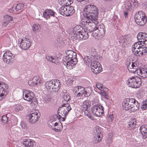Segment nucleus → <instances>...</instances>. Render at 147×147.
<instances>
[{
  "label": "nucleus",
  "instance_id": "52",
  "mask_svg": "<svg viewBox=\"0 0 147 147\" xmlns=\"http://www.w3.org/2000/svg\"><path fill=\"white\" fill-rule=\"evenodd\" d=\"M21 125L23 129H25L26 127V123L23 121H22L21 122Z\"/></svg>",
  "mask_w": 147,
  "mask_h": 147
},
{
  "label": "nucleus",
  "instance_id": "64",
  "mask_svg": "<svg viewBox=\"0 0 147 147\" xmlns=\"http://www.w3.org/2000/svg\"><path fill=\"white\" fill-rule=\"evenodd\" d=\"M53 123V122L52 121H50L49 124V127L51 128L53 127V125L54 124V123Z\"/></svg>",
  "mask_w": 147,
  "mask_h": 147
},
{
  "label": "nucleus",
  "instance_id": "58",
  "mask_svg": "<svg viewBox=\"0 0 147 147\" xmlns=\"http://www.w3.org/2000/svg\"><path fill=\"white\" fill-rule=\"evenodd\" d=\"M57 58V57H52V59L51 61H52L53 63H54L56 64L57 63H56L55 62H56L57 63L58 61Z\"/></svg>",
  "mask_w": 147,
  "mask_h": 147
},
{
  "label": "nucleus",
  "instance_id": "21",
  "mask_svg": "<svg viewBox=\"0 0 147 147\" xmlns=\"http://www.w3.org/2000/svg\"><path fill=\"white\" fill-rule=\"evenodd\" d=\"M144 17H146L144 12L141 11H139L136 13L134 16L135 21L138 20L140 19L143 18Z\"/></svg>",
  "mask_w": 147,
  "mask_h": 147
},
{
  "label": "nucleus",
  "instance_id": "40",
  "mask_svg": "<svg viewBox=\"0 0 147 147\" xmlns=\"http://www.w3.org/2000/svg\"><path fill=\"white\" fill-rule=\"evenodd\" d=\"M23 107L21 105H17L15 108L14 110L16 112H19L22 111L23 109Z\"/></svg>",
  "mask_w": 147,
  "mask_h": 147
},
{
  "label": "nucleus",
  "instance_id": "20",
  "mask_svg": "<svg viewBox=\"0 0 147 147\" xmlns=\"http://www.w3.org/2000/svg\"><path fill=\"white\" fill-rule=\"evenodd\" d=\"M34 141L29 139H24L23 144L25 147H32Z\"/></svg>",
  "mask_w": 147,
  "mask_h": 147
},
{
  "label": "nucleus",
  "instance_id": "3",
  "mask_svg": "<svg viewBox=\"0 0 147 147\" xmlns=\"http://www.w3.org/2000/svg\"><path fill=\"white\" fill-rule=\"evenodd\" d=\"M127 85L131 87L138 88L142 84L141 78L138 76H132L127 80Z\"/></svg>",
  "mask_w": 147,
  "mask_h": 147
},
{
  "label": "nucleus",
  "instance_id": "55",
  "mask_svg": "<svg viewBox=\"0 0 147 147\" xmlns=\"http://www.w3.org/2000/svg\"><path fill=\"white\" fill-rule=\"evenodd\" d=\"M51 100V98L49 96H46L44 98V100L47 102H49Z\"/></svg>",
  "mask_w": 147,
  "mask_h": 147
},
{
  "label": "nucleus",
  "instance_id": "47",
  "mask_svg": "<svg viewBox=\"0 0 147 147\" xmlns=\"http://www.w3.org/2000/svg\"><path fill=\"white\" fill-rule=\"evenodd\" d=\"M64 100L66 102L69 101L70 98V96L69 95H64L63 97Z\"/></svg>",
  "mask_w": 147,
  "mask_h": 147
},
{
  "label": "nucleus",
  "instance_id": "8",
  "mask_svg": "<svg viewBox=\"0 0 147 147\" xmlns=\"http://www.w3.org/2000/svg\"><path fill=\"white\" fill-rule=\"evenodd\" d=\"M71 109L70 106L68 105L65 107L62 108L59 107L58 110L57 114L59 118H61L62 116L67 115L68 112Z\"/></svg>",
  "mask_w": 147,
  "mask_h": 147
},
{
  "label": "nucleus",
  "instance_id": "10",
  "mask_svg": "<svg viewBox=\"0 0 147 147\" xmlns=\"http://www.w3.org/2000/svg\"><path fill=\"white\" fill-rule=\"evenodd\" d=\"M28 121L31 124H34L37 121L40 117L38 112L32 111L28 115Z\"/></svg>",
  "mask_w": 147,
  "mask_h": 147
},
{
  "label": "nucleus",
  "instance_id": "34",
  "mask_svg": "<svg viewBox=\"0 0 147 147\" xmlns=\"http://www.w3.org/2000/svg\"><path fill=\"white\" fill-rule=\"evenodd\" d=\"M136 121H133L132 120L129 121L128 124V126L127 127H130L132 128H134L136 125Z\"/></svg>",
  "mask_w": 147,
  "mask_h": 147
},
{
  "label": "nucleus",
  "instance_id": "43",
  "mask_svg": "<svg viewBox=\"0 0 147 147\" xmlns=\"http://www.w3.org/2000/svg\"><path fill=\"white\" fill-rule=\"evenodd\" d=\"M127 40L125 36H122L119 38V42L120 43H123L125 42V41Z\"/></svg>",
  "mask_w": 147,
  "mask_h": 147
},
{
  "label": "nucleus",
  "instance_id": "45",
  "mask_svg": "<svg viewBox=\"0 0 147 147\" xmlns=\"http://www.w3.org/2000/svg\"><path fill=\"white\" fill-rule=\"evenodd\" d=\"M143 46H141V49L143 52V55L144 54L145 55L146 54H147V47H143Z\"/></svg>",
  "mask_w": 147,
  "mask_h": 147
},
{
  "label": "nucleus",
  "instance_id": "46",
  "mask_svg": "<svg viewBox=\"0 0 147 147\" xmlns=\"http://www.w3.org/2000/svg\"><path fill=\"white\" fill-rule=\"evenodd\" d=\"M34 94L33 92H31L30 94L28 95V100L26 99L27 100L29 101H31L32 99L33 98V97H34Z\"/></svg>",
  "mask_w": 147,
  "mask_h": 147
},
{
  "label": "nucleus",
  "instance_id": "54",
  "mask_svg": "<svg viewBox=\"0 0 147 147\" xmlns=\"http://www.w3.org/2000/svg\"><path fill=\"white\" fill-rule=\"evenodd\" d=\"M84 104V108H86V109H88V107L89 105V103L88 101H85L83 102Z\"/></svg>",
  "mask_w": 147,
  "mask_h": 147
},
{
  "label": "nucleus",
  "instance_id": "62",
  "mask_svg": "<svg viewBox=\"0 0 147 147\" xmlns=\"http://www.w3.org/2000/svg\"><path fill=\"white\" fill-rule=\"evenodd\" d=\"M32 103H33V104H34L35 105L36 104V103L37 104V100L34 97H33V98L32 99V100H31V101Z\"/></svg>",
  "mask_w": 147,
  "mask_h": 147
},
{
  "label": "nucleus",
  "instance_id": "50",
  "mask_svg": "<svg viewBox=\"0 0 147 147\" xmlns=\"http://www.w3.org/2000/svg\"><path fill=\"white\" fill-rule=\"evenodd\" d=\"M113 114H110L109 115V116L107 117V119L110 122H111L113 121Z\"/></svg>",
  "mask_w": 147,
  "mask_h": 147
},
{
  "label": "nucleus",
  "instance_id": "7",
  "mask_svg": "<svg viewBox=\"0 0 147 147\" xmlns=\"http://www.w3.org/2000/svg\"><path fill=\"white\" fill-rule=\"evenodd\" d=\"M136 101V100L134 98H126L124 100V103L123 105V109L126 111L129 110Z\"/></svg>",
  "mask_w": 147,
  "mask_h": 147
},
{
  "label": "nucleus",
  "instance_id": "38",
  "mask_svg": "<svg viewBox=\"0 0 147 147\" xmlns=\"http://www.w3.org/2000/svg\"><path fill=\"white\" fill-rule=\"evenodd\" d=\"M83 59L86 64H89L90 62L92 60V59H91L90 58H89V57L88 56H85Z\"/></svg>",
  "mask_w": 147,
  "mask_h": 147
},
{
  "label": "nucleus",
  "instance_id": "15",
  "mask_svg": "<svg viewBox=\"0 0 147 147\" xmlns=\"http://www.w3.org/2000/svg\"><path fill=\"white\" fill-rule=\"evenodd\" d=\"M92 23L90 21V20H88V22H87V21H86L84 24V28L86 30L88 31L87 32H88H88H92L93 30H94V27H93V24H94V25L96 24H97L98 23V22H97V23L96 24H95L94 23Z\"/></svg>",
  "mask_w": 147,
  "mask_h": 147
},
{
  "label": "nucleus",
  "instance_id": "11",
  "mask_svg": "<svg viewBox=\"0 0 147 147\" xmlns=\"http://www.w3.org/2000/svg\"><path fill=\"white\" fill-rule=\"evenodd\" d=\"M21 40L20 42V47L24 50H27L29 49L31 46V43L29 39L24 38L22 39H19V41Z\"/></svg>",
  "mask_w": 147,
  "mask_h": 147
},
{
  "label": "nucleus",
  "instance_id": "37",
  "mask_svg": "<svg viewBox=\"0 0 147 147\" xmlns=\"http://www.w3.org/2000/svg\"><path fill=\"white\" fill-rule=\"evenodd\" d=\"M13 18L12 16L7 15H5L4 16V19L9 23L10 21H12L13 20Z\"/></svg>",
  "mask_w": 147,
  "mask_h": 147
},
{
  "label": "nucleus",
  "instance_id": "24",
  "mask_svg": "<svg viewBox=\"0 0 147 147\" xmlns=\"http://www.w3.org/2000/svg\"><path fill=\"white\" fill-rule=\"evenodd\" d=\"M95 27H96V29H97L99 31V34L101 35V36H103L105 34L104 26L103 25L101 24L100 25H96Z\"/></svg>",
  "mask_w": 147,
  "mask_h": 147
},
{
  "label": "nucleus",
  "instance_id": "5",
  "mask_svg": "<svg viewBox=\"0 0 147 147\" xmlns=\"http://www.w3.org/2000/svg\"><path fill=\"white\" fill-rule=\"evenodd\" d=\"M103 110V106L97 104L93 106L92 109V112L94 115L100 117L104 114Z\"/></svg>",
  "mask_w": 147,
  "mask_h": 147
},
{
  "label": "nucleus",
  "instance_id": "16",
  "mask_svg": "<svg viewBox=\"0 0 147 147\" xmlns=\"http://www.w3.org/2000/svg\"><path fill=\"white\" fill-rule=\"evenodd\" d=\"M127 69L129 71L132 73H138L139 72V70L140 68H138V66L136 64L132 62L131 65H128Z\"/></svg>",
  "mask_w": 147,
  "mask_h": 147
},
{
  "label": "nucleus",
  "instance_id": "49",
  "mask_svg": "<svg viewBox=\"0 0 147 147\" xmlns=\"http://www.w3.org/2000/svg\"><path fill=\"white\" fill-rule=\"evenodd\" d=\"M22 6V4H17V5L16 6L15 8L16 11H18L20 10L21 9Z\"/></svg>",
  "mask_w": 147,
  "mask_h": 147
},
{
  "label": "nucleus",
  "instance_id": "33",
  "mask_svg": "<svg viewBox=\"0 0 147 147\" xmlns=\"http://www.w3.org/2000/svg\"><path fill=\"white\" fill-rule=\"evenodd\" d=\"M84 113L85 115H86L89 118H90L92 119H93V117L91 116V113L90 110H88L87 109H85L84 111Z\"/></svg>",
  "mask_w": 147,
  "mask_h": 147
},
{
  "label": "nucleus",
  "instance_id": "51",
  "mask_svg": "<svg viewBox=\"0 0 147 147\" xmlns=\"http://www.w3.org/2000/svg\"><path fill=\"white\" fill-rule=\"evenodd\" d=\"M142 32H139L137 36V38L138 40H142Z\"/></svg>",
  "mask_w": 147,
  "mask_h": 147
},
{
  "label": "nucleus",
  "instance_id": "22",
  "mask_svg": "<svg viewBox=\"0 0 147 147\" xmlns=\"http://www.w3.org/2000/svg\"><path fill=\"white\" fill-rule=\"evenodd\" d=\"M83 28L80 25L76 26L73 29V36L77 35V34L83 31Z\"/></svg>",
  "mask_w": 147,
  "mask_h": 147
},
{
  "label": "nucleus",
  "instance_id": "27",
  "mask_svg": "<svg viewBox=\"0 0 147 147\" xmlns=\"http://www.w3.org/2000/svg\"><path fill=\"white\" fill-rule=\"evenodd\" d=\"M55 80H52L51 81H49L47 82L45 84V86L46 88L48 90H49V91L51 88L52 86L53 85L54 83H55Z\"/></svg>",
  "mask_w": 147,
  "mask_h": 147
},
{
  "label": "nucleus",
  "instance_id": "28",
  "mask_svg": "<svg viewBox=\"0 0 147 147\" xmlns=\"http://www.w3.org/2000/svg\"><path fill=\"white\" fill-rule=\"evenodd\" d=\"M96 49L92 48L90 50V53L91 55L90 58L92 59H94V60H97V53L96 51Z\"/></svg>",
  "mask_w": 147,
  "mask_h": 147
},
{
  "label": "nucleus",
  "instance_id": "63",
  "mask_svg": "<svg viewBox=\"0 0 147 147\" xmlns=\"http://www.w3.org/2000/svg\"><path fill=\"white\" fill-rule=\"evenodd\" d=\"M101 140L102 139L101 138H96V139L95 140L94 142L95 143H99L100 141H101Z\"/></svg>",
  "mask_w": 147,
  "mask_h": 147
},
{
  "label": "nucleus",
  "instance_id": "41",
  "mask_svg": "<svg viewBox=\"0 0 147 147\" xmlns=\"http://www.w3.org/2000/svg\"><path fill=\"white\" fill-rule=\"evenodd\" d=\"M76 89L77 88L78 91L82 93V94H84L85 91V88L81 86H77L76 87Z\"/></svg>",
  "mask_w": 147,
  "mask_h": 147
},
{
  "label": "nucleus",
  "instance_id": "19",
  "mask_svg": "<svg viewBox=\"0 0 147 147\" xmlns=\"http://www.w3.org/2000/svg\"><path fill=\"white\" fill-rule=\"evenodd\" d=\"M141 134L142 135V138L144 139L147 137V125H142L140 129Z\"/></svg>",
  "mask_w": 147,
  "mask_h": 147
},
{
  "label": "nucleus",
  "instance_id": "35",
  "mask_svg": "<svg viewBox=\"0 0 147 147\" xmlns=\"http://www.w3.org/2000/svg\"><path fill=\"white\" fill-rule=\"evenodd\" d=\"M92 34L93 35V36L95 37L96 36H100L101 35H100L99 34V32L97 29H96V27H94V30L92 32Z\"/></svg>",
  "mask_w": 147,
  "mask_h": 147
},
{
  "label": "nucleus",
  "instance_id": "1",
  "mask_svg": "<svg viewBox=\"0 0 147 147\" xmlns=\"http://www.w3.org/2000/svg\"><path fill=\"white\" fill-rule=\"evenodd\" d=\"M76 53L74 51L69 50L64 53L63 60V64L68 69H71L77 63Z\"/></svg>",
  "mask_w": 147,
  "mask_h": 147
},
{
  "label": "nucleus",
  "instance_id": "57",
  "mask_svg": "<svg viewBox=\"0 0 147 147\" xmlns=\"http://www.w3.org/2000/svg\"><path fill=\"white\" fill-rule=\"evenodd\" d=\"M9 22L4 19L2 23V26L3 27H6L9 24Z\"/></svg>",
  "mask_w": 147,
  "mask_h": 147
},
{
  "label": "nucleus",
  "instance_id": "18",
  "mask_svg": "<svg viewBox=\"0 0 147 147\" xmlns=\"http://www.w3.org/2000/svg\"><path fill=\"white\" fill-rule=\"evenodd\" d=\"M136 44L135 45H133L132 46V50L133 53L135 55L138 56H141L143 55V52L141 48V47L139 46L138 47L137 49L136 50V48L135 47V46Z\"/></svg>",
  "mask_w": 147,
  "mask_h": 147
},
{
  "label": "nucleus",
  "instance_id": "14",
  "mask_svg": "<svg viewBox=\"0 0 147 147\" xmlns=\"http://www.w3.org/2000/svg\"><path fill=\"white\" fill-rule=\"evenodd\" d=\"M88 32L86 31L84 29L80 32L77 35L74 36L75 38L79 39L80 40H84L87 39L88 37Z\"/></svg>",
  "mask_w": 147,
  "mask_h": 147
},
{
  "label": "nucleus",
  "instance_id": "2",
  "mask_svg": "<svg viewBox=\"0 0 147 147\" xmlns=\"http://www.w3.org/2000/svg\"><path fill=\"white\" fill-rule=\"evenodd\" d=\"M98 8L94 5H88L86 6L83 9V15L88 20L92 21L95 24L97 23Z\"/></svg>",
  "mask_w": 147,
  "mask_h": 147
},
{
  "label": "nucleus",
  "instance_id": "56",
  "mask_svg": "<svg viewBox=\"0 0 147 147\" xmlns=\"http://www.w3.org/2000/svg\"><path fill=\"white\" fill-rule=\"evenodd\" d=\"M59 3L62 5V6H63L65 5V1H66L65 0H59Z\"/></svg>",
  "mask_w": 147,
  "mask_h": 147
},
{
  "label": "nucleus",
  "instance_id": "53",
  "mask_svg": "<svg viewBox=\"0 0 147 147\" xmlns=\"http://www.w3.org/2000/svg\"><path fill=\"white\" fill-rule=\"evenodd\" d=\"M95 130L96 131V133H97V134H101V129H100L98 127H96L95 129Z\"/></svg>",
  "mask_w": 147,
  "mask_h": 147
},
{
  "label": "nucleus",
  "instance_id": "29",
  "mask_svg": "<svg viewBox=\"0 0 147 147\" xmlns=\"http://www.w3.org/2000/svg\"><path fill=\"white\" fill-rule=\"evenodd\" d=\"M108 90V89L107 88H105L102 89V90H101L100 91L101 94L102 96L104 97L103 98L107 100L109 99V96L106 92V91Z\"/></svg>",
  "mask_w": 147,
  "mask_h": 147
},
{
  "label": "nucleus",
  "instance_id": "9",
  "mask_svg": "<svg viewBox=\"0 0 147 147\" xmlns=\"http://www.w3.org/2000/svg\"><path fill=\"white\" fill-rule=\"evenodd\" d=\"M56 13L53 10L51 9H47L43 12V17L46 19H57V18L55 16Z\"/></svg>",
  "mask_w": 147,
  "mask_h": 147
},
{
  "label": "nucleus",
  "instance_id": "48",
  "mask_svg": "<svg viewBox=\"0 0 147 147\" xmlns=\"http://www.w3.org/2000/svg\"><path fill=\"white\" fill-rule=\"evenodd\" d=\"M96 86L97 88L99 89H103L104 88L103 87L102 84L100 83H98L96 84Z\"/></svg>",
  "mask_w": 147,
  "mask_h": 147
},
{
  "label": "nucleus",
  "instance_id": "12",
  "mask_svg": "<svg viewBox=\"0 0 147 147\" xmlns=\"http://www.w3.org/2000/svg\"><path fill=\"white\" fill-rule=\"evenodd\" d=\"M15 57V55H13L10 51H6L4 54L3 59L5 62L9 63L11 62V60L13 59Z\"/></svg>",
  "mask_w": 147,
  "mask_h": 147
},
{
  "label": "nucleus",
  "instance_id": "30",
  "mask_svg": "<svg viewBox=\"0 0 147 147\" xmlns=\"http://www.w3.org/2000/svg\"><path fill=\"white\" fill-rule=\"evenodd\" d=\"M139 104L138 102L136 100V102H135V103L133 105V106H131V109L129 110L131 111H134L137 110L139 108Z\"/></svg>",
  "mask_w": 147,
  "mask_h": 147
},
{
  "label": "nucleus",
  "instance_id": "13",
  "mask_svg": "<svg viewBox=\"0 0 147 147\" xmlns=\"http://www.w3.org/2000/svg\"><path fill=\"white\" fill-rule=\"evenodd\" d=\"M42 81L38 76L34 77L32 80H30L28 82V84L32 86L39 85L42 83Z\"/></svg>",
  "mask_w": 147,
  "mask_h": 147
},
{
  "label": "nucleus",
  "instance_id": "61",
  "mask_svg": "<svg viewBox=\"0 0 147 147\" xmlns=\"http://www.w3.org/2000/svg\"><path fill=\"white\" fill-rule=\"evenodd\" d=\"M91 93V92H90L89 91V92L86 91H85L84 96H89Z\"/></svg>",
  "mask_w": 147,
  "mask_h": 147
},
{
  "label": "nucleus",
  "instance_id": "4",
  "mask_svg": "<svg viewBox=\"0 0 147 147\" xmlns=\"http://www.w3.org/2000/svg\"><path fill=\"white\" fill-rule=\"evenodd\" d=\"M8 86L4 82L0 81V101L4 99L7 94Z\"/></svg>",
  "mask_w": 147,
  "mask_h": 147
},
{
  "label": "nucleus",
  "instance_id": "60",
  "mask_svg": "<svg viewBox=\"0 0 147 147\" xmlns=\"http://www.w3.org/2000/svg\"><path fill=\"white\" fill-rule=\"evenodd\" d=\"M52 56L49 55H46V58L47 60L49 61H51L52 59Z\"/></svg>",
  "mask_w": 147,
  "mask_h": 147
},
{
  "label": "nucleus",
  "instance_id": "39",
  "mask_svg": "<svg viewBox=\"0 0 147 147\" xmlns=\"http://www.w3.org/2000/svg\"><path fill=\"white\" fill-rule=\"evenodd\" d=\"M141 108L142 110H145L147 109V100H146L142 102Z\"/></svg>",
  "mask_w": 147,
  "mask_h": 147
},
{
  "label": "nucleus",
  "instance_id": "31",
  "mask_svg": "<svg viewBox=\"0 0 147 147\" xmlns=\"http://www.w3.org/2000/svg\"><path fill=\"white\" fill-rule=\"evenodd\" d=\"M67 9V6H62L60 8L59 12L60 14L65 16V12Z\"/></svg>",
  "mask_w": 147,
  "mask_h": 147
},
{
  "label": "nucleus",
  "instance_id": "17",
  "mask_svg": "<svg viewBox=\"0 0 147 147\" xmlns=\"http://www.w3.org/2000/svg\"><path fill=\"white\" fill-rule=\"evenodd\" d=\"M55 83H54L51 88L49 91L52 93H54L57 92L59 89L60 84L59 81L58 80H55Z\"/></svg>",
  "mask_w": 147,
  "mask_h": 147
},
{
  "label": "nucleus",
  "instance_id": "36",
  "mask_svg": "<svg viewBox=\"0 0 147 147\" xmlns=\"http://www.w3.org/2000/svg\"><path fill=\"white\" fill-rule=\"evenodd\" d=\"M142 40L141 41L142 42L143 44H145V42L147 41V34L142 32Z\"/></svg>",
  "mask_w": 147,
  "mask_h": 147
},
{
  "label": "nucleus",
  "instance_id": "23",
  "mask_svg": "<svg viewBox=\"0 0 147 147\" xmlns=\"http://www.w3.org/2000/svg\"><path fill=\"white\" fill-rule=\"evenodd\" d=\"M74 12L73 7L71 6H67V9L65 12V16H69L72 15Z\"/></svg>",
  "mask_w": 147,
  "mask_h": 147
},
{
  "label": "nucleus",
  "instance_id": "25",
  "mask_svg": "<svg viewBox=\"0 0 147 147\" xmlns=\"http://www.w3.org/2000/svg\"><path fill=\"white\" fill-rule=\"evenodd\" d=\"M146 17H144L143 18L140 19L138 20H136V23L140 26H144L147 21Z\"/></svg>",
  "mask_w": 147,
  "mask_h": 147
},
{
  "label": "nucleus",
  "instance_id": "59",
  "mask_svg": "<svg viewBox=\"0 0 147 147\" xmlns=\"http://www.w3.org/2000/svg\"><path fill=\"white\" fill-rule=\"evenodd\" d=\"M58 119V120H59V119H60V118H59H59L57 114H55V115H54L53 116V121H56L57 119ZM60 121V120H59Z\"/></svg>",
  "mask_w": 147,
  "mask_h": 147
},
{
  "label": "nucleus",
  "instance_id": "32",
  "mask_svg": "<svg viewBox=\"0 0 147 147\" xmlns=\"http://www.w3.org/2000/svg\"><path fill=\"white\" fill-rule=\"evenodd\" d=\"M139 70V73L142 75V77L144 78L147 77V70H145V69H140Z\"/></svg>",
  "mask_w": 147,
  "mask_h": 147
},
{
  "label": "nucleus",
  "instance_id": "42",
  "mask_svg": "<svg viewBox=\"0 0 147 147\" xmlns=\"http://www.w3.org/2000/svg\"><path fill=\"white\" fill-rule=\"evenodd\" d=\"M40 25L38 24H35L34 25L33 27V30L34 31L38 32L39 30V28H40Z\"/></svg>",
  "mask_w": 147,
  "mask_h": 147
},
{
  "label": "nucleus",
  "instance_id": "26",
  "mask_svg": "<svg viewBox=\"0 0 147 147\" xmlns=\"http://www.w3.org/2000/svg\"><path fill=\"white\" fill-rule=\"evenodd\" d=\"M132 1L130 0L126 2L125 5V10L127 11H131L132 8L131 3Z\"/></svg>",
  "mask_w": 147,
  "mask_h": 147
},
{
  "label": "nucleus",
  "instance_id": "44",
  "mask_svg": "<svg viewBox=\"0 0 147 147\" xmlns=\"http://www.w3.org/2000/svg\"><path fill=\"white\" fill-rule=\"evenodd\" d=\"M1 121L3 123H6L8 121V118L5 115L3 116L1 118Z\"/></svg>",
  "mask_w": 147,
  "mask_h": 147
},
{
  "label": "nucleus",
  "instance_id": "6",
  "mask_svg": "<svg viewBox=\"0 0 147 147\" xmlns=\"http://www.w3.org/2000/svg\"><path fill=\"white\" fill-rule=\"evenodd\" d=\"M92 71L95 74L99 73L102 71V68L99 63L96 61H93L90 65Z\"/></svg>",
  "mask_w": 147,
  "mask_h": 147
}]
</instances>
